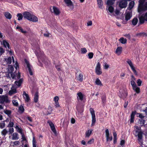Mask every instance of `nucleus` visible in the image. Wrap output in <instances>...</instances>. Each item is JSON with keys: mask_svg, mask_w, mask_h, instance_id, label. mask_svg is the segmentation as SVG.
Returning <instances> with one entry per match:
<instances>
[{"mask_svg": "<svg viewBox=\"0 0 147 147\" xmlns=\"http://www.w3.org/2000/svg\"><path fill=\"white\" fill-rule=\"evenodd\" d=\"M77 96V98L78 101H82L83 100L84 97V95L81 92H78V93Z\"/></svg>", "mask_w": 147, "mask_h": 147, "instance_id": "17", "label": "nucleus"}, {"mask_svg": "<svg viewBox=\"0 0 147 147\" xmlns=\"http://www.w3.org/2000/svg\"><path fill=\"white\" fill-rule=\"evenodd\" d=\"M14 127L16 129L17 131L20 134L23 132L22 129L21 127H19L18 125H16Z\"/></svg>", "mask_w": 147, "mask_h": 147, "instance_id": "33", "label": "nucleus"}, {"mask_svg": "<svg viewBox=\"0 0 147 147\" xmlns=\"http://www.w3.org/2000/svg\"><path fill=\"white\" fill-rule=\"evenodd\" d=\"M139 120L140 122V124L141 126L145 124V121L144 119H139Z\"/></svg>", "mask_w": 147, "mask_h": 147, "instance_id": "50", "label": "nucleus"}, {"mask_svg": "<svg viewBox=\"0 0 147 147\" xmlns=\"http://www.w3.org/2000/svg\"><path fill=\"white\" fill-rule=\"evenodd\" d=\"M7 62L8 64H10L11 62V57H9L7 60Z\"/></svg>", "mask_w": 147, "mask_h": 147, "instance_id": "57", "label": "nucleus"}, {"mask_svg": "<svg viewBox=\"0 0 147 147\" xmlns=\"http://www.w3.org/2000/svg\"><path fill=\"white\" fill-rule=\"evenodd\" d=\"M5 126V121H2L0 123V128L2 129Z\"/></svg>", "mask_w": 147, "mask_h": 147, "instance_id": "46", "label": "nucleus"}, {"mask_svg": "<svg viewBox=\"0 0 147 147\" xmlns=\"http://www.w3.org/2000/svg\"><path fill=\"white\" fill-rule=\"evenodd\" d=\"M135 3L134 1H131L130 2L129 5V7H128V9L129 10L131 9L134 7Z\"/></svg>", "mask_w": 147, "mask_h": 147, "instance_id": "28", "label": "nucleus"}, {"mask_svg": "<svg viewBox=\"0 0 147 147\" xmlns=\"http://www.w3.org/2000/svg\"><path fill=\"white\" fill-rule=\"evenodd\" d=\"M92 131L93 129H88L86 132V137H89L92 134Z\"/></svg>", "mask_w": 147, "mask_h": 147, "instance_id": "24", "label": "nucleus"}, {"mask_svg": "<svg viewBox=\"0 0 147 147\" xmlns=\"http://www.w3.org/2000/svg\"><path fill=\"white\" fill-rule=\"evenodd\" d=\"M138 140L139 142H141L142 140V132H141L140 131L138 132Z\"/></svg>", "mask_w": 147, "mask_h": 147, "instance_id": "38", "label": "nucleus"}, {"mask_svg": "<svg viewBox=\"0 0 147 147\" xmlns=\"http://www.w3.org/2000/svg\"><path fill=\"white\" fill-rule=\"evenodd\" d=\"M94 142V139H92L90 140L88 142L87 144H90L93 143Z\"/></svg>", "mask_w": 147, "mask_h": 147, "instance_id": "60", "label": "nucleus"}, {"mask_svg": "<svg viewBox=\"0 0 147 147\" xmlns=\"http://www.w3.org/2000/svg\"><path fill=\"white\" fill-rule=\"evenodd\" d=\"M14 66L15 67L16 69V70H17V69L19 68L18 63L17 62H16V63L14 65Z\"/></svg>", "mask_w": 147, "mask_h": 147, "instance_id": "64", "label": "nucleus"}, {"mask_svg": "<svg viewBox=\"0 0 147 147\" xmlns=\"http://www.w3.org/2000/svg\"><path fill=\"white\" fill-rule=\"evenodd\" d=\"M105 134L106 138H107L109 136V133L108 129H107L106 130Z\"/></svg>", "mask_w": 147, "mask_h": 147, "instance_id": "52", "label": "nucleus"}, {"mask_svg": "<svg viewBox=\"0 0 147 147\" xmlns=\"http://www.w3.org/2000/svg\"><path fill=\"white\" fill-rule=\"evenodd\" d=\"M135 79L134 76L133 75H132L131 76V79L130 83L132 87L136 86V85L135 82Z\"/></svg>", "mask_w": 147, "mask_h": 147, "instance_id": "20", "label": "nucleus"}, {"mask_svg": "<svg viewBox=\"0 0 147 147\" xmlns=\"http://www.w3.org/2000/svg\"><path fill=\"white\" fill-rule=\"evenodd\" d=\"M22 95L25 102L28 103L30 101V97L28 94L25 91L23 92Z\"/></svg>", "mask_w": 147, "mask_h": 147, "instance_id": "10", "label": "nucleus"}, {"mask_svg": "<svg viewBox=\"0 0 147 147\" xmlns=\"http://www.w3.org/2000/svg\"><path fill=\"white\" fill-rule=\"evenodd\" d=\"M127 2L125 0H121L119 2V7L121 9L125 8L127 6Z\"/></svg>", "mask_w": 147, "mask_h": 147, "instance_id": "4", "label": "nucleus"}, {"mask_svg": "<svg viewBox=\"0 0 147 147\" xmlns=\"http://www.w3.org/2000/svg\"><path fill=\"white\" fill-rule=\"evenodd\" d=\"M13 125L14 120L13 119H11L7 127H13Z\"/></svg>", "mask_w": 147, "mask_h": 147, "instance_id": "31", "label": "nucleus"}, {"mask_svg": "<svg viewBox=\"0 0 147 147\" xmlns=\"http://www.w3.org/2000/svg\"><path fill=\"white\" fill-rule=\"evenodd\" d=\"M22 14L24 18L29 20L33 13L32 12L25 11Z\"/></svg>", "mask_w": 147, "mask_h": 147, "instance_id": "9", "label": "nucleus"}, {"mask_svg": "<svg viewBox=\"0 0 147 147\" xmlns=\"http://www.w3.org/2000/svg\"><path fill=\"white\" fill-rule=\"evenodd\" d=\"M119 40L120 42L123 44H125L127 42V40L123 37L121 38Z\"/></svg>", "mask_w": 147, "mask_h": 147, "instance_id": "39", "label": "nucleus"}, {"mask_svg": "<svg viewBox=\"0 0 147 147\" xmlns=\"http://www.w3.org/2000/svg\"><path fill=\"white\" fill-rule=\"evenodd\" d=\"M59 97L58 96H56L54 98V100L55 102H58Z\"/></svg>", "mask_w": 147, "mask_h": 147, "instance_id": "62", "label": "nucleus"}, {"mask_svg": "<svg viewBox=\"0 0 147 147\" xmlns=\"http://www.w3.org/2000/svg\"><path fill=\"white\" fill-rule=\"evenodd\" d=\"M51 10L52 12L54 13L56 15H59L60 13V11L59 9L55 6L51 8Z\"/></svg>", "mask_w": 147, "mask_h": 147, "instance_id": "11", "label": "nucleus"}, {"mask_svg": "<svg viewBox=\"0 0 147 147\" xmlns=\"http://www.w3.org/2000/svg\"><path fill=\"white\" fill-rule=\"evenodd\" d=\"M36 142L35 139L34 137H33L32 140V146L33 147H36Z\"/></svg>", "mask_w": 147, "mask_h": 147, "instance_id": "49", "label": "nucleus"}, {"mask_svg": "<svg viewBox=\"0 0 147 147\" xmlns=\"http://www.w3.org/2000/svg\"><path fill=\"white\" fill-rule=\"evenodd\" d=\"M38 99V92H36L34 96V101L35 102H37Z\"/></svg>", "mask_w": 147, "mask_h": 147, "instance_id": "36", "label": "nucleus"}, {"mask_svg": "<svg viewBox=\"0 0 147 147\" xmlns=\"http://www.w3.org/2000/svg\"><path fill=\"white\" fill-rule=\"evenodd\" d=\"M136 113V111H133L132 112L131 115V119L130 122L131 123H133L134 122V116Z\"/></svg>", "mask_w": 147, "mask_h": 147, "instance_id": "22", "label": "nucleus"}, {"mask_svg": "<svg viewBox=\"0 0 147 147\" xmlns=\"http://www.w3.org/2000/svg\"><path fill=\"white\" fill-rule=\"evenodd\" d=\"M38 19L37 17L33 14H32L29 20V21H32L33 22H37L38 21Z\"/></svg>", "mask_w": 147, "mask_h": 147, "instance_id": "18", "label": "nucleus"}, {"mask_svg": "<svg viewBox=\"0 0 147 147\" xmlns=\"http://www.w3.org/2000/svg\"><path fill=\"white\" fill-rule=\"evenodd\" d=\"M97 1L98 7L100 9H102L103 4L102 0H97Z\"/></svg>", "mask_w": 147, "mask_h": 147, "instance_id": "26", "label": "nucleus"}, {"mask_svg": "<svg viewBox=\"0 0 147 147\" xmlns=\"http://www.w3.org/2000/svg\"><path fill=\"white\" fill-rule=\"evenodd\" d=\"M7 133H8V131L7 129L6 128L4 129L1 131L2 135L4 136H5Z\"/></svg>", "mask_w": 147, "mask_h": 147, "instance_id": "40", "label": "nucleus"}, {"mask_svg": "<svg viewBox=\"0 0 147 147\" xmlns=\"http://www.w3.org/2000/svg\"><path fill=\"white\" fill-rule=\"evenodd\" d=\"M93 55V53L92 52L89 53L88 54V58L90 59H91L92 58Z\"/></svg>", "mask_w": 147, "mask_h": 147, "instance_id": "53", "label": "nucleus"}, {"mask_svg": "<svg viewBox=\"0 0 147 147\" xmlns=\"http://www.w3.org/2000/svg\"><path fill=\"white\" fill-rule=\"evenodd\" d=\"M48 112L47 114H49L51 113L52 111V108L51 107H49L48 109Z\"/></svg>", "mask_w": 147, "mask_h": 147, "instance_id": "59", "label": "nucleus"}, {"mask_svg": "<svg viewBox=\"0 0 147 147\" xmlns=\"http://www.w3.org/2000/svg\"><path fill=\"white\" fill-rule=\"evenodd\" d=\"M95 72L96 74L98 75H100L102 73L100 67V65L99 62H98L95 68Z\"/></svg>", "mask_w": 147, "mask_h": 147, "instance_id": "8", "label": "nucleus"}, {"mask_svg": "<svg viewBox=\"0 0 147 147\" xmlns=\"http://www.w3.org/2000/svg\"><path fill=\"white\" fill-rule=\"evenodd\" d=\"M24 61L26 64L27 65V67L28 68V71L30 75H33L32 72V67L29 63V61L26 59H24Z\"/></svg>", "mask_w": 147, "mask_h": 147, "instance_id": "6", "label": "nucleus"}, {"mask_svg": "<svg viewBox=\"0 0 147 147\" xmlns=\"http://www.w3.org/2000/svg\"><path fill=\"white\" fill-rule=\"evenodd\" d=\"M4 112L5 113L8 115H10L11 113V111L8 110H4Z\"/></svg>", "mask_w": 147, "mask_h": 147, "instance_id": "54", "label": "nucleus"}, {"mask_svg": "<svg viewBox=\"0 0 147 147\" xmlns=\"http://www.w3.org/2000/svg\"><path fill=\"white\" fill-rule=\"evenodd\" d=\"M23 15L21 13H18L17 15V16L18 18V20L19 21L21 20L23 18Z\"/></svg>", "mask_w": 147, "mask_h": 147, "instance_id": "42", "label": "nucleus"}, {"mask_svg": "<svg viewBox=\"0 0 147 147\" xmlns=\"http://www.w3.org/2000/svg\"><path fill=\"white\" fill-rule=\"evenodd\" d=\"M76 78L77 80L80 82H82L83 80V76L82 74H80Z\"/></svg>", "mask_w": 147, "mask_h": 147, "instance_id": "29", "label": "nucleus"}, {"mask_svg": "<svg viewBox=\"0 0 147 147\" xmlns=\"http://www.w3.org/2000/svg\"><path fill=\"white\" fill-rule=\"evenodd\" d=\"M14 131V129L12 127H10V128L9 129L8 131V134L9 135H10L12 134Z\"/></svg>", "mask_w": 147, "mask_h": 147, "instance_id": "47", "label": "nucleus"}, {"mask_svg": "<svg viewBox=\"0 0 147 147\" xmlns=\"http://www.w3.org/2000/svg\"><path fill=\"white\" fill-rule=\"evenodd\" d=\"M140 22L141 23H143L145 21H147V12L144 15L141 16L139 18Z\"/></svg>", "mask_w": 147, "mask_h": 147, "instance_id": "13", "label": "nucleus"}, {"mask_svg": "<svg viewBox=\"0 0 147 147\" xmlns=\"http://www.w3.org/2000/svg\"><path fill=\"white\" fill-rule=\"evenodd\" d=\"M0 102L1 103L4 102L8 103L9 102L7 96L6 95L0 96Z\"/></svg>", "mask_w": 147, "mask_h": 147, "instance_id": "5", "label": "nucleus"}, {"mask_svg": "<svg viewBox=\"0 0 147 147\" xmlns=\"http://www.w3.org/2000/svg\"><path fill=\"white\" fill-rule=\"evenodd\" d=\"M1 43L3 45L4 47L5 48H7L9 49V43L7 42V41L5 40H3L1 42Z\"/></svg>", "mask_w": 147, "mask_h": 147, "instance_id": "19", "label": "nucleus"}, {"mask_svg": "<svg viewBox=\"0 0 147 147\" xmlns=\"http://www.w3.org/2000/svg\"><path fill=\"white\" fill-rule=\"evenodd\" d=\"M55 67L58 71H61V69L59 65H55Z\"/></svg>", "mask_w": 147, "mask_h": 147, "instance_id": "63", "label": "nucleus"}, {"mask_svg": "<svg viewBox=\"0 0 147 147\" xmlns=\"http://www.w3.org/2000/svg\"><path fill=\"white\" fill-rule=\"evenodd\" d=\"M122 48L121 47H118L116 50V53L118 55H119L122 52Z\"/></svg>", "mask_w": 147, "mask_h": 147, "instance_id": "27", "label": "nucleus"}, {"mask_svg": "<svg viewBox=\"0 0 147 147\" xmlns=\"http://www.w3.org/2000/svg\"><path fill=\"white\" fill-rule=\"evenodd\" d=\"M108 12L110 13V15L111 16V13L113 12L114 10V6H107L106 8Z\"/></svg>", "mask_w": 147, "mask_h": 147, "instance_id": "15", "label": "nucleus"}, {"mask_svg": "<svg viewBox=\"0 0 147 147\" xmlns=\"http://www.w3.org/2000/svg\"><path fill=\"white\" fill-rule=\"evenodd\" d=\"M16 29H18L19 31L21 32L22 33H26V32L25 30H24L21 27L17 26Z\"/></svg>", "mask_w": 147, "mask_h": 147, "instance_id": "45", "label": "nucleus"}, {"mask_svg": "<svg viewBox=\"0 0 147 147\" xmlns=\"http://www.w3.org/2000/svg\"><path fill=\"white\" fill-rule=\"evenodd\" d=\"M16 92V88H14L13 86L11 88V90H10L9 92V94L11 95L12 94H14Z\"/></svg>", "mask_w": 147, "mask_h": 147, "instance_id": "23", "label": "nucleus"}, {"mask_svg": "<svg viewBox=\"0 0 147 147\" xmlns=\"http://www.w3.org/2000/svg\"><path fill=\"white\" fill-rule=\"evenodd\" d=\"M12 139L13 140H17L19 139L18 134V133H14L12 135Z\"/></svg>", "mask_w": 147, "mask_h": 147, "instance_id": "30", "label": "nucleus"}, {"mask_svg": "<svg viewBox=\"0 0 147 147\" xmlns=\"http://www.w3.org/2000/svg\"><path fill=\"white\" fill-rule=\"evenodd\" d=\"M34 49L35 51V53L36 56L38 57V53L39 52H40V48L38 46V45L36 47H34Z\"/></svg>", "mask_w": 147, "mask_h": 147, "instance_id": "34", "label": "nucleus"}, {"mask_svg": "<svg viewBox=\"0 0 147 147\" xmlns=\"http://www.w3.org/2000/svg\"><path fill=\"white\" fill-rule=\"evenodd\" d=\"M4 15L5 17L7 19H10L11 18L12 16L8 12H5V13Z\"/></svg>", "mask_w": 147, "mask_h": 147, "instance_id": "37", "label": "nucleus"}, {"mask_svg": "<svg viewBox=\"0 0 147 147\" xmlns=\"http://www.w3.org/2000/svg\"><path fill=\"white\" fill-rule=\"evenodd\" d=\"M65 3L67 4V5L71 7L72 9L74 8V5L72 2L71 0H64Z\"/></svg>", "mask_w": 147, "mask_h": 147, "instance_id": "16", "label": "nucleus"}, {"mask_svg": "<svg viewBox=\"0 0 147 147\" xmlns=\"http://www.w3.org/2000/svg\"><path fill=\"white\" fill-rule=\"evenodd\" d=\"M24 109L23 106L21 105L19 107L18 111L19 113H22L24 112Z\"/></svg>", "mask_w": 147, "mask_h": 147, "instance_id": "41", "label": "nucleus"}, {"mask_svg": "<svg viewBox=\"0 0 147 147\" xmlns=\"http://www.w3.org/2000/svg\"><path fill=\"white\" fill-rule=\"evenodd\" d=\"M20 134H21V135L22 136V140H25L26 139V138L25 137V135H24V133H23V132L22 133H21Z\"/></svg>", "mask_w": 147, "mask_h": 147, "instance_id": "61", "label": "nucleus"}, {"mask_svg": "<svg viewBox=\"0 0 147 147\" xmlns=\"http://www.w3.org/2000/svg\"><path fill=\"white\" fill-rule=\"evenodd\" d=\"M125 20L128 21L130 20L132 16V13L131 12L127 11L125 14Z\"/></svg>", "mask_w": 147, "mask_h": 147, "instance_id": "14", "label": "nucleus"}, {"mask_svg": "<svg viewBox=\"0 0 147 147\" xmlns=\"http://www.w3.org/2000/svg\"><path fill=\"white\" fill-rule=\"evenodd\" d=\"M145 0H140L139 1V5L138 8V11L141 13L143 11L147 9V2L143 5Z\"/></svg>", "mask_w": 147, "mask_h": 147, "instance_id": "1", "label": "nucleus"}, {"mask_svg": "<svg viewBox=\"0 0 147 147\" xmlns=\"http://www.w3.org/2000/svg\"><path fill=\"white\" fill-rule=\"evenodd\" d=\"M132 88L133 90L136 92V93L138 94L140 92V88L137 86L133 87Z\"/></svg>", "mask_w": 147, "mask_h": 147, "instance_id": "32", "label": "nucleus"}, {"mask_svg": "<svg viewBox=\"0 0 147 147\" xmlns=\"http://www.w3.org/2000/svg\"><path fill=\"white\" fill-rule=\"evenodd\" d=\"M103 66L105 69H107L109 67V65H108L106 62L104 63Z\"/></svg>", "mask_w": 147, "mask_h": 147, "instance_id": "55", "label": "nucleus"}, {"mask_svg": "<svg viewBox=\"0 0 147 147\" xmlns=\"http://www.w3.org/2000/svg\"><path fill=\"white\" fill-rule=\"evenodd\" d=\"M127 62L129 64V66H130L131 69L134 72V73L136 75L137 74V73L136 70H135V67L133 65V64L131 61V60L129 59H128L127 61Z\"/></svg>", "mask_w": 147, "mask_h": 147, "instance_id": "7", "label": "nucleus"}, {"mask_svg": "<svg viewBox=\"0 0 147 147\" xmlns=\"http://www.w3.org/2000/svg\"><path fill=\"white\" fill-rule=\"evenodd\" d=\"M95 84L98 85L102 86V84L100 80L98 78H97L95 81Z\"/></svg>", "mask_w": 147, "mask_h": 147, "instance_id": "43", "label": "nucleus"}, {"mask_svg": "<svg viewBox=\"0 0 147 147\" xmlns=\"http://www.w3.org/2000/svg\"><path fill=\"white\" fill-rule=\"evenodd\" d=\"M12 103L13 104L16 106H17L18 105V103L17 101L16 100H12Z\"/></svg>", "mask_w": 147, "mask_h": 147, "instance_id": "56", "label": "nucleus"}, {"mask_svg": "<svg viewBox=\"0 0 147 147\" xmlns=\"http://www.w3.org/2000/svg\"><path fill=\"white\" fill-rule=\"evenodd\" d=\"M137 82L138 86H141L142 83V81L140 79H139L138 80Z\"/></svg>", "mask_w": 147, "mask_h": 147, "instance_id": "58", "label": "nucleus"}, {"mask_svg": "<svg viewBox=\"0 0 147 147\" xmlns=\"http://www.w3.org/2000/svg\"><path fill=\"white\" fill-rule=\"evenodd\" d=\"M7 69L8 72L10 73L11 77H12V79H15L16 80L20 78V74L19 72L16 75H14L12 73L13 70V68L12 66L9 65Z\"/></svg>", "mask_w": 147, "mask_h": 147, "instance_id": "2", "label": "nucleus"}, {"mask_svg": "<svg viewBox=\"0 0 147 147\" xmlns=\"http://www.w3.org/2000/svg\"><path fill=\"white\" fill-rule=\"evenodd\" d=\"M81 53L85 54L87 53V50L84 47L81 49Z\"/></svg>", "mask_w": 147, "mask_h": 147, "instance_id": "48", "label": "nucleus"}, {"mask_svg": "<svg viewBox=\"0 0 147 147\" xmlns=\"http://www.w3.org/2000/svg\"><path fill=\"white\" fill-rule=\"evenodd\" d=\"M48 123H49L50 127L53 133L55 135H56L57 134V132L56 130L55 127V126L54 124L53 123L50 121H48Z\"/></svg>", "mask_w": 147, "mask_h": 147, "instance_id": "12", "label": "nucleus"}, {"mask_svg": "<svg viewBox=\"0 0 147 147\" xmlns=\"http://www.w3.org/2000/svg\"><path fill=\"white\" fill-rule=\"evenodd\" d=\"M138 21V19L137 18H134L132 20V24L134 26L136 25L137 24Z\"/></svg>", "mask_w": 147, "mask_h": 147, "instance_id": "44", "label": "nucleus"}, {"mask_svg": "<svg viewBox=\"0 0 147 147\" xmlns=\"http://www.w3.org/2000/svg\"><path fill=\"white\" fill-rule=\"evenodd\" d=\"M90 111L92 117V123L91 124V126H92L94 125L96 122L95 112L93 109L92 108H90Z\"/></svg>", "mask_w": 147, "mask_h": 147, "instance_id": "3", "label": "nucleus"}, {"mask_svg": "<svg viewBox=\"0 0 147 147\" xmlns=\"http://www.w3.org/2000/svg\"><path fill=\"white\" fill-rule=\"evenodd\" d=\"M101 99L102 102L103 104H105L106 102V98L105 96H103L101 97Z\"/></svg>", "mask_w": 147, "mask_h": 147, "instance_id": "51", "label": "nucleus"}, {"mask_svg": "<svg viewBox=\"0 0 147 147\" xmlns=\"http://www.w3.org/2000/svg\"><path fill=\"white\" fill-rule=\"evenodd\" d=\"M106 3L107 6H113L115 2L111 0H107Z\"/></svg>", "mask_w": 147, "mask_h": 147, "instance_id": "21", "label": "nucleus"}, {"mask_svg": "<svg viewBox=\"0 0 147 147\" xmlns=\"http://www.w3.org/2000/svg\"><path fill=\"white\" fill-rule=\"evenodd\" d=\"M119 92L121 93V90H120L119 91ZM127 95V92L125 91H124V92L123 93H122V94H121V95H119L120 97L121 98H123V97H125Z\"/></svg>", "mask_w": 147, "mask_h": 147, "instance_id": "35", "label": "nucleus"}, {"mask_svg": "<svg viewBox=\"0 0 147 147\" xmlns=\"http://www.w3.org/2000/svg\"><path fill=\"white\" fill-rule=\"evenodd\" d=\"M23 82L22 79H20L18 81H16L15 82V83L17 86L18 87L20 86L22 83Z\"/></svg>", "mask_w": 147, "mask_h": 147, "instance_id": "25", "label": "nucleus"}]
</instances>
